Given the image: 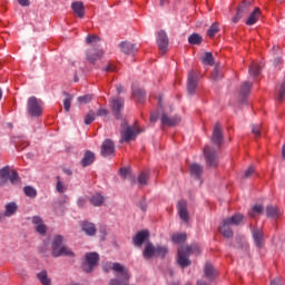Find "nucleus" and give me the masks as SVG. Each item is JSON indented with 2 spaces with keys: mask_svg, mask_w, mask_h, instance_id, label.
<instances>
[{
  "mask_svg": "<svg viewBox=\"0 0 285 285\" xmlns=\"http://www.w3.org/2000/svg\"><path fill=\"white\" fill-rule=\"evenodd\" d=\"M142 257L145 259H153L156 257V246L153 243H147L142 252Z\"/></svg>",
  "mask_w": 285,
  "mask_h": 285,
  "instance_id": "nucleus-22",
  "label": "nucleus"
},
{
  "mask_svg": "<svg viewBox=\"0 0 285 285\" xmlns=\"http://www.w3.org/2000/svg\"><path fill=\"white\" fill-rule=\"evenodd\" d=\"M117 69V67L112 63H109L106 68L105 71L106 72H115V70Z\"/></svg>",
  "mask_w": 285,
  "mask_h": 285,
  "instance_id": "nucleus-57",
  "label": "nucleus"
},
{
  "mask_svg": "<svg viewBox=\"0 0 285 285\" xmlns=\"http://www.w3.org/2000/svg\"><path fill=\"white\" fill-rule=\"evenodd\" d=\"M4 208L6 210L2 217H12V215H16L17 210H19V206L14 202L8 203Z\"/></svg>",
  "mask_w": 285,
  "mask_h": 285,
  "instance_id": "nucleus-24",
  "label": "nucleus"
},
{
  "mask_svg": "<svg viewBox=\"0 0 285 285\" xmlns=\"http://www.w3.org/2000/svg\"><path fill=\"white\" fill-rule=\"evenodd\" d=\"M116 90H117L118 95H121V92H124V87L121 85H118L116 87Z\"/></svg>",
  "mask_w": 285,
  "mask_h": 285,
  "instance_id": "nucleus-62",
  "label": "nucleus"
},
{
  "mask_svg": "<svg viewBox=\"0 0 285 285\" xmlns=\"http://www.w3.org/2000/svg\"><path fill=\"white\" fill-rule=\"evenodd\" d=\"M51 255L52 257H73L75 252L63 245V236L57 235L53 237L51 244Z\"/></svg>",
  "mask_w": 285,
  "mask_h": 285,
  "instance_id": "nucleus-1",
  "label": "nucleus"
},
{
  "mask_svg": "<svg viewBox=\"0 0 285 285\" xmlns=\"http://www.w3.org/2000/svg\"><path fill=\"white\" fill-rule=\"evenodd\" d=\"M71 9L73 10L76 17H78L79 19H83V16L86 14L85 12L86 8L83 7V2L81 1L72 2Z\"/></svg>",
  "mask_w": 285,
  "mask_h": 285,
  "instance_id": "nucleus-20",
  "label": "nucleus"
},
{
  "mask_svg": "<svg viewBox=\"0 0 285 285\" xmlns=\"http://www.w3.org/2000/svg\"><path fill=\"white\" fill-rule=\"evenodd\" d=\"M97 117H106L108 115V109L100 107L97 112H96Z\"/></svg>",
  "mask_w": 285,
  "mask_h": 285,
  "instance_id": "nucleus-54",
  "label": "nucleus"
},
{
  "mask_svg": "<svg viewBox=\"0 0 285 285\" xmlns=\"http://www.w3.org/2000/svg\"><path fill=\"white\" fill-rule=\"evenodd\" d=\"M31 222L35 225L36 233H39V235H46V233H48V227L40 216H33Z\"/></svg>",
  "mask_w": 285,
  "mask_h": 285,
  "instance_id": "nucleus-17",
  "label": "nucleus"
},
{
  "mask_svg": "<svg viewBox=\"0 0 285 285\" xmlns=\"http://www.w3.org/2000/svg\"><path fill=\"white\" fill-rule=\"evenodd\" d=\"M266 215H267V217H272V219H275V218L279 217V215H282V213L275 206H267Z\"/></svg>",
  "mask_w": 285,
  "mask_h": 285,
  "instance_id": "nucleus-35",
  "label": "nucleus"
},
{
  "mask_svg": "<svg viewBox=\"0 0 285 285\" xmlns=\"http://www.w3.org/2000/svg\"><path fill=\"white\" fill-rule=\"evenodd\" d=\"M204 275L209 282H213L217 277V269L210 263H206L204 267Z\"/></svg>",
  "mask_w": 285,
  "mask_h": 285,
  "instance_id": "nucleus-21",
  "label": "nucleus"
},
{
  "mask_svg": "<svg viewBox=\"0 0 285 285\" xmlns=\"http://www.w3.org/2000/svg\"><path fill=\"white\" fill-rule=\"evenodd\" d=\"M57 185H56V190L57 193L63 194L66 193V185H63V183H61V177L57 176Z\"/></svg>",
  "mask_w": 285,
  "mask_h": 285,
  "instance_id": "nucleus-47",
  "label": "nucleus"
},
{
  "mask_svg": "<svg viewBox=\"0 0 285 285\" xmlns=\"http://www.w3.org/2000/svg\"><path fill=\"white\" fill-rule=\"evenodd\" d=\"M19 6H22L24 8H28L30 6V0H17Z\"/></svg>",
  "mask_w": 285,
  "mask_h": 285,
  "instance_id": "nucleus-58",
  "label": "nucleus"
},
{
  "mask_svg": "<svg viewBox=\"0 0 285 285\" xmlns=\"http://www.w3.org/2000/svg\"><path fill=\"white\" fill-rule=\"evenodd\" d=\"M249 8L250 2L243 1L237 8L236 16L232 19L233 23H239V21L244 19V16L249 12Z\"/></svg>",
  "mask_w": 285,
  "mask_h": 285,
  "instance_id": "nucleus-9",
  "label": "nucleus"
},
{
  "mask_svg": "<svg viewBox=\"0 0 285 285\" xmlns=\"http://www.w3.org/2000/svg\"><path fill=\"white\" fill-rule=\"evenodd\" d=\"M102 157H115V142L111 139H105L100 147Z\"/></svg>",
  "mask_w": 285,
  "mask_h": 285,
  "instance_id": "nucleus-8",
  "label": "nucleus"
},
{
  "mask_svg": "<svg viewBox=\"0 0 285 285\" xmlns=\"http://www.w3.org/2000/svg\"><path fill=\"white\" fill-rule=\"evenodd\" d=\"M249 75L250 77H259V75H262V66H259L257 62H253L249 66Z\"/></svg>",
  "mask_w": 285,
  "mask_h": 285,
  "instance_id": "nucleus-36",
  "label": "nucleus"
},
{
  "mask_svg": "<svg viewBox=\"0 0 285 285\" xmlns=\"http://www.w3.org/2000/svg\"><path fill=\"white\" fill-rule=\"evenodd\" d=\"M189 173L193 177L199 179L202 177V174L204 173V167L199 164H191L189 166Z\"/></svg>",
  "mask_w": 285,
  "mask_h": 285,
  "instance_id": "nucleus-26",
  "label": "nucleus"
},
{
  "mask_svg": "<svg viewBox=\"0 0 285 285\" xmlns=\"http://www.w3.org/2000/svg\"><path fill=\"white\" fill-rule=\"evenodd\" d=\"M70 106H72V95L65 92L63 108L66 112H70Z\"/></svg>",
  "mask_w": 285,
  "mask_h": 285,
  "instance_id": "nucleus-40",
  "label": "nucleus"
},
{
  "mask_svg": "<svg viewBox=\"0 0 285 285\" xmlns=\"http://www.w3.org/2000/svg\"><path fill=\"white\" fill-rule=\"evenodd\" d=\"M157 121V114H151L150 115V122L155 124Z\"/></svg>",
  "mask_w": 285,
  "mask_h": 285,
  "instance_id": "nucleus-61",
  "label": "nucleus"
},
{
  "mask_svg": "<svg viewBox=\"0 0 285 285\" xmlns=\"http://www.w3.org/2000/svg\"><path fill=\"white\" fill-rule=\"evenodd\" d=\"M166 3H168V0H160V1H159V6H160L161 8H164V6H166Z\"/></svg>",
  "mask_w": 285,
  "mask_h": 285,
  "instance_id": "nucleus-63",
  "label": "nucleus"
},
{
  "mask_svg": "<svg viewBox=\"0 0 285 285\" xmlns=\"http://www.w3.org/2000/svg\"><path fill=\"white\" fill-rule=\"evenodd\" d=\"M160 121H161L163 126L173 127V126H177L178 124L181 122V117H179V116L169 117L168 115H166V112H164L160 117Z\"/></svg>",
  "mask_w": 285,
  "mask_h": 285,
  "instance_id": "nucleus-18",
  "label": "nucleus"
},
{
  "mask_svg": "<svg viewBox=\"0 0 285 285\" xmlns=\"http://www.w3.org/2000/svg\"><path fill=\"white\" fill-rule=\"evenodd\" d=\"M202 41H203V38L199 36V33H193L188 38V42L191 46H199L202 43Z\"/></svg>",
  "mask_w": 285,
  "mask_h": 285,
  "instance_id": "nucleus-39",
  "label": "nucleus"
},
{
  "mask_svg": "<svg viewBox=\"0 0 285 285\" xmlns=\"http://www.w3.org/2000/svg\"><path fill=\"white\" fill-rule=\"evenodd\" d=\"M258 19H259V8H255L254 11L248 17V19L246 20V26H255Z\"/></svg>",
  "mask_w": 285,
  "mask_h": 285,
  "instance_id": "nucleus-29",
  "label": "nucleus"
},
{
  "mask_svg": "<svg viewBox=\"0 0 285 285\" xmlns=\"http://www.w3.org/2000/svg\"><path fill=\"white\" fill-rule=\"evenodd\" d=\"M120 135H121V139H120V144H124V141H132L136 139L137 135H139V132H141V130L136 129L135 127L128 126V121L122 120L121 125H120Z\"/></svg>",
  "mask_w": 285,
  "mask_h": 285,
  "instance_id": "nucleus-3",
  "label": "nucleus"
},
{
  "mask_svg": "<svg viewBox=\"0 0 285 285\" xmlns=\"http://www.w3.org/2000/svg\"><path fill=\"white\" fill-rule=\"evenodd\" d=\"M168 255V247L156 246V257H166Z\"/></svg>",
  "mask_w": 285,
  "mask_h": 285,
  "instance_id": "nucleus-45",
  "label": "nucleus"
},
{
  "mask_svg": "<svg viewBox=\"0 0 285 285\" xmlns=\"http://www.w3.org/2000/svg\"><path fill=\"white\" fill-rule=\"evenodd\" d=\"M99 264V254L97 253H87L86 254V263L82 264V271L85 273H92L95 271V266Z\"/></svg>",
  "mask_w": 285,
  "mask_h": 285,
  "instance_id": "nucleus-7",
  "label": "nucleus"
},
{
  "mask_svg": "<svg viewBox=\"0 0 285 285\" xmlns=\"http://www.w3.org/2000/svg\"><path fill=\"white\" fill-rule=\"evenodd\" d=\"M188 257H190V254L186 252L184 246L178 248V259H177V263L179 264V266L181 268H187V266H190L191 262H190V258H188Z\"/></svg>",
  "mask_w": 285,
  "mask_h": 285,
  "instance_id": "nucleus-12",
  "label": "nucleus"
},
{
  "mask_svg": "<svg viewBox=\"0 0 285 285\" xmlns=\"http://www.w3.org/2000/svg\"><path fill=\"white\" fill-rule=\"evenodd\" d=\"M104 202L105 198L101 194H95L89 198V204H91V206H102Z\"/></svg>",
  "mask_w": 285,
  "mask_h": 285,
  "instance_id": "nucleus-31",
  "label": "nucleus"
},
{
  "mask_svg": "<svg viewBox=\"0 0 285 285\" xmlns=\"http://www.w3.org/2000/svg\"><path fill=\"white\" fill-rule=\"evenodd\" d=\"M195 90H197V75L194 71H189L187 78V92L188 95H195Z\"/></svg>",
  "mask_w": 285,
  "mask_h": 285,
  "instance_id": "nucleus-19",
  "label": "nucleus"
},
{
  "mask_svg": "<svg viewBox=\"0 0 285 285\" xmlns=\"http://www.w3.org/2000/svg\"><path fill=\"white\" fill-rule=\"evenodd\" d=\"M39 282L43 285H52V281L48 278V272L46 269L37 274Z\"/></svg>",
  "mask_w": 285,
  "mask_h": 285,
  "instance_id": "nucleus-32",
  "label": "nucleus"
},
{
  "mask_svg": "<svg viewBox=\"0 0 285 285\" xmlns=\"http://www.w3.org/2000/svg\"><path fill=\"white\" fill-rule=\"evenodd\" d=\"M23 193L27 197H31V198L37 197V189H35V187L32 186H26L23 188Z\"/></svg>",
  "mask_w": 285,
  "mask_h": 285,
  "instance_id": "nucleus-44",
  "label": "nucleus"
},
{
  "mask_svg": "<svg viewBox=\"0 0 285 285\" xmlns=\"http://www.w3.org/2000/svg\"><path fill=\"white\" fill-rule=\"evenodd\" d=\"M150 237V232L148 229H144L138 232L134 237H132V243L134 246H137L138 248L144 246L146 240Z\"/></svg>",
  "mask_w": 285,
  "mask_h": 285,
  "instance_id": "nucleus-13",
  "label": "nucleus"
},
{
  "mask_svg": "<svg viewBox=\"0 0 285 285\" xmlns=\"http://www.w3.org/2000/svg\"><path fill=\"white\" fill-rule=\"evenodd\" d=\"M254 173H255V167L253 166L248 167V169L245 170V174H244L245 179H248L249 177H252Z\"/></svg>",
  "mask_w": 285,
  "mask_h": 285,
  "instance_id": "nucleus-53",
  "label": "nucleus"
},
{
  "mask_svg": "<svg viewBox=\"0 0 285 285\" xmlns=\"http://www.w3.org/2000/svg\"><path fill=\"white\" fill-rule=\"evenodd\" d=\"M132 97H135L139 104L146 101V91L144 89H134Z\"/></svg>",
  "mask_w": 285,
  "mask_h": 285,
  "instance_id": "nucleus-34",
  "label": "nucleus"
},
{
  "mask_svg": "<svg viewBox=\"0 0 285 285\" xmlns=\"http://www.w3.org/2000/svg\"><path fill=\"white\" fill-rule=\"evenodd\" d=\"M285 98V79L283 80L278 90V101H284Z\"/></svg>",
  "mask_w": 285,
  "mask_h": 285,
  "instance_id": "nucleus-49",
  "label": "nucleus"
},
{
  "mask_svg": "<svg viewBox=\"0 0 285 285\" xmlns=\"http://www.w3.org/2000/svg\"><path fill=\"white\" fill-rule=\"evenodd\" d=\"M27 112L30 117H41L43 115V105L41 100L32 96L27 101Z\"/></svg>",
  "mask_w": 285,
  "mask_h": 285,
  "instance_id": "nucleus-4",
  "label": "nucleus"
},
{
  "mask_svg": "<svg viewBox=\"0 0 285 285\" xmlns=\"http://www.w3.org/2000/svg\"><path fill=\"white\" fill-rule=\"evenodd\" d=\"M262 213H264V206L262 205H255L249 212H248V216L254 218L257 217V215H262Z\"/></svg>",
  "mask_w": 285,
  "mask_h": 285,
  "instance_id": "nucleus-38",
  "label": "nucleus"
},
{
  "mask_svg": "<svg viewBox=\"0 0 285 285\" xmlns=\"http://www.w3.org/2000/svg\"><path fill=\"white\" fill-rule=\"evenodd\" d=\"M217 32H219V24H217L215 22L207 30V36L210 37V39H213V37H215V35H217Z\"/></svg>",
  "mask_w": 285,
  "mask_h": 285,
  "instance_id": "nucleus-43",
  "label": "nucleus"
},
{
  "mask_svg": "<svg viewBox=\"0 0 285 285\" xmlns=\"http://www.w3.org/2000/svg\"><path fill=\"white\" fill-rule=\"evenodd\" d=\"M252 132L255 135V137H261L262 136V125H252Z\"/></svg>",
  "mask_w": 285,
  "mask_h": 285,
  "instance_id": "nucleus-48",
  "label": "nucleus"
},
{
  "mask_svg": "<svg viewBox=\"0 0 285 285\" xmlns=\"http://www.w3.org/2000/svg\"><path fill=\"white\" fill-rule=\"evenodd\" d=\"M130 175V169L122 167L120 168V177H124V179H126V177H128Z\"/></svg>",
  "mask_w": 285,
  "mask_h": 285,
  "instance_id": "nucleus-55",
  "label": "nucleus"
},
{
  "mask_svg": "<svg viewBox=\"0 0 285 285\" xmlns=\"http://www.w3.org/2000/svg\"><path fill=\"white\" fill-rule=\"evenodd\" d=\"M157 43L161 55H166L168 52V35H166V31L158 32Z\"/></svg>",
  "mask_w": 285,
  "mask_h": 285,
  "instance_id": "nucleus-15",
  "label": "nucleus"
},
{
  "mask_svg": "<svg viewBox=\"0 0 285 285\" xmlns=\"http://www.w3.org/2000/svg\"><path fill=\"white\" fill-rule=\"evenodd\" d=\"M177 210L180 219L186 224H188V222L190 220V214L188 213V202L186 200L178 202Z\"/></svg>",
  "mask_w": 285,
  "mask_h": 285,
  "instance_id": "nucleus-11",
  "label": "nucleus"
},
{
  "mask_svg": "<svg viewBox=\"0 0 285 285\" xmlns=\"http://www.w3.org/2000/svg\"><path fill=\"white\" fill-rule=\"evenodd\" d=\"M10 181L12 186H21V177L17 170L10 173V166H4L0 169V186H6Z\"/></svg>",
  "mask_w": 285,
  "mask_h": 285,
  "instance_id": "nucleus-2",
  "label": "nucleus"
},
{
  "mask_svg": "<svg viewBox=\"0 0 285 285\" xmlns=\"http://www.w3.org/2000/svg\"><path fill=\"white\" fill-rule=\"evenodd\" d=\"M184 249L189 255H199V245L194 244V245H190V246H184Z\"/></svg>",
  "mask_w": 285,
  "mask_h": 285,
  "instance_id": "nucleus-42",
  "label": "nucleus"
},
{
  "mask_svg": "<svg viewBox=\"0 0 285 285\" xmlns=\"http://www.w3.org/2000/svg\"><path fill=\"white\" fill-rule=\"evenodd\" d=\"M204 155L208 168H217L219 165V156L217 155V150L210 147H205Z\"/></svg>",
  "mask_w": 285,
  "mask_h": 285,
  "instance_id": "nucleus-6",
  "label": "nucleus"
},
{
  "mask_svg": "<svg viewBox=\"0 0 285 285\" xmlns=\"http://www.w3.org/2000/svg\"><path fill=\"white\" fill-rule=\"evenodd\" d=\"M225 220H227L232 226H239V224L244 222V215L235 214L234 216H232L230 218H226Z\"/></svg>",
  "mask_w": 285,
  "mask_h": 285,
  "instance_id": "nucleus-33",
  "label": "nucleus"
},
{
  "mask_svg": "<svg viewBox=\"0 0 285 285\" xmlns=\"http://www.w3.org/2000/svg\"><path fill=\"white\" fill-rule=\"evenodd\" d=\"M109 106L111 108V112L114 117L117 119H121V110H124L125 101L124 98L119 96H114L109 100Z\"/></svg>",
  "mask_w": 285,
  "mask_h": 285,
  "instance_id": "nucleus-5",
  "label": "nucleus"
},
{
  "mask_svg": "<svg viewBox=\"0 0 285 285\" xmlns=\"http://www.w3.org/2000/svg\"><path fill=\"white\" fill-rule=\"evenodd\" d=\"M202 63H204V66H215V58L213 57V53L208 51L205 52L202 58Z\"/></svg>",
  "mask_w": 285,
  "mask_h": 285,
  "instance_id": "nucleus-37",
  "label": "nucleus"
},
{
  "mask_svg": "<svg viewBox=\"0 0 285 285\" xmlns=\"http://www.w3.org/2000/svg\"><path fill=\"white\" fill-rule=\"evenodd\" d=\"M90 101H92V95H85V96L78 97L79 104H90Z\"/></svg>",
  "mask_w": 285,
  "mask_h": 285,
  "instance_id": "nucleus-50",
  "label": "nucleus"
},
{
  "mask_svg": "<svg viewBox=\"0 0 285 285\" xmlns=\"http://www.w3.org/2000/svg\"><path fill=\"white\" fill-rule=\"evenodd\" d=\"M77 204H78L79 208H83V206H86V199L79 198Z\"/></svg>",
  "mask_w": 285,
  "mask_h": 285,
  "instance_id": "nucleus-59",
  "label": "nucleus"
},
{
  "mask_svg": "<svg viewBox=\"0 0 285 285\" xmlns=\"http://www.w3.org/2000/svg\"><path fill=\"white\" fill-rule=\"evenodd\" d=\"M252 88H253V82H248V81L243 82L240 87V97L243 98L242 101H244V99H246V96L250 94Z\"/></svg>",
  "mask_w": 285,
  "mask_h": 285,
  "instance_id": "nucleus-30",
  "label": "nucleus"
},
{
  "mask_svg": "<svg viewBox=\"0 0 285 285\" xmlns=\"http://www.w3.org/2000/svg\"><path fill=\"white\" fill-rule=\"evenodd\" d=\"M101 57H104V50L99 48L92 47L86 51V59L89 63H97Z\"/></svg>",
  "mask_w": 285,
  "mask_h": 285,
  "instance_id": "nucleus-10",
  "label": "nucleus"
},
{
  "mask_svg": "<svg viewBox=\"0 0 285 285\" xmlns=\"http://www.w3.org/2000/svg\"><path fill=\"white\" fill-rule=\"evenodd\" d=\"M97 41H99L98 36H87L86 38V43H88V46H90V43H97Z\"/></svg>",
  "mask_w": 285,
  "mask_h": 285,
  "instance_id": "nucleus-52",
  "label": "nucleus"
},
{
  "mask_svg": "<svg viewBox=\"0 0 285 285\" xmlns=\"http://www.w3.org/2000/svg\"><path fill=\"white\" fill-rule=\"evenodd\" d=\"M212 141L215 146H222L224 144V134L222 132V125L219 122H216L214 127Z\"/></svg>",
  "mask_w": 285,
  "mask_h": 285,
  "instance_id": "nucleus-14",
  "label": "nucleus"
},
{
  "mask_svg": "<svg viewBox=\"0 0 285 285\" xmlns=\"http://www.w3.org/2000/svg\"><path fill=\"white\" fill-rule=\"evenodd\" d=\"M186 237V234H174L171 236V242H174V244H184Z\"/></svg>",
  "mask_w": 285,
  "mask_h": 285,
  "instance_id": "nucleus-46",
  "label": "nucleus"
},
{
  "mask_svg": "<svg viewBox=\"0 0 285 285\" xmlns=\"http://www.w3.org/2000/svg\"><path fill=\"white\" fill-rule=\"evenodd\" d=\"M197 285H208V284L206 282H204V281H198Z\"/></svg>",
  "mask_w": 285,
  "mask_h": 285,
  "instance_id": "nucleus-64",
  "label": "nucleus"
},
{
  "mask_svg": "<svg viewBox=\"0 0 285 285\" xmlns=\"http://www.w3.org/2000/svg\"><path fill=\"white\" fill-rule=\"evenodd\" d=\"M139 208L142 210V213H146L148 205L146 204V199H141L139 203Z\"/></svg>",
  "mask_w": 285,
  "mask_h": 285,
  "instance_id": "nucleus-56",
  "label": "nucleus"
},
{
  "mask_svg": "<svg viewBox=\"0 0 285 285\" xmlns=\"http://www.w3.org/2000/svg\"><path fill=\"white\" fill-rule=\"evenodd\" d=\"M82 230L86 233V235H89L92 237L94 235H97V227H95V224L85 222L82 224Z\"/></svg>",
  "mask_w": 285,
  "mask_h": 285,
  "instance_id": "nucleus-28",
  "label": "nucleus"
},
{
  "mask_svg": "<svg viewBox=\"0 0 285 285\" xmlns=\"http://www.w3.org/2000/svg\"><path fill=\"white\" fill-rule=\"evenodd\" d=\"M252 237L256 248H262L266 244V240L264 239V232L259 228L252 229Z\"/></svg>",
  "mask_w": 285,
  "mask_h": 285,
  "instance_id": "nucleus-16",
  "label": "nucleus"
},
{
  "mask_svg": "<svg viewBox=\"0 0 285 285\" xmlns=\"http://www.w3.org/2000/svg\"><path fill=\"white\" fill-rule=\"evenodd\" d=\"M149 177H150V174H148V171H141L138 177V184L140 186H147Z\"/></svg>",
  "mask_w": 285,
  "mask_h": 285,
  "instance_id": "nucleus-41",
  "label": "nucleus"
},
{
  "mask_svg": "<svg viewBox=\"0 0 285 285\" xmlns=\"http://www.w3.org/2000/svg\"><path fill=\"white\" fill-rule=\"evenodd\" d=\"M94 163H95V153L87 150L85 153V156L82 157L81 166H83V168H86Z\"/></svg>",
  "mask_w": 285,
  "mask_h": 285,
  "instance_id": "nucleus-27",
  "label": "nucleus"
},
{
  "mask_svg": "<svg viewBox=\"0 0 285 285\" xmlns=\"http://www.w3.org/2000/svg\"><path fill=\"white\" fill-rule=\"evenodd\" d=\"M230 224L227 220H223L222 226H219V233L227 238L233 237V229H230Z\"/></svg>",
  "mask_w": 285,
  "mask_h": 285,
  "instance_id": "nucleus-25",
  "label": "nucleus"
},
{
  "mask_svg": "<svg viewBox=\"0 0 285 285\" xmlns=\"http://www.w3.org/2000/svg\"><path fill=\"white\" fill-rule=\"evenodd\" d=\"M92 121H95V112L94 111L87 114L85 117L86 126H90V124H92Z\"/></svg>",
  "mask_w": 285,
  "mask_h": 285,
  "instance_id": "nucleus-51",
  "label": "nucleus"
},
{
  "mask_svg": "<svg viewBox=\"0 0 285 285\" xmlns=\"http://www.w3.org/2000/svg\"><path fill=\"white\" fill-rule=\"evenodd\" d=\"M120 49L125 55H135L137 52V45L131 42H120Z\"/></svg>",
  "mask_w": 285,
  "mask_h": 285,
  "instance_id": "nucleus-23",
  "label": "nucleus"
},
{
  "mask_svg": "<svg viewBox=\"0 0 285 285\" xmlns=\"http://www.w3.org/2000/svg\"><path fill=\"white\" fill-rule=\"evenodd\" d=\"M271 285H282V279L275 278L271 282Z\"/></svg>",
  "mask_w": 285,
  "mask_h": 285,
  "instance_id": "nucleus-60",
  "label": "nucleus"
}]
</instances>
